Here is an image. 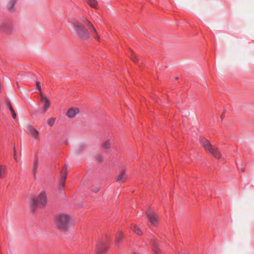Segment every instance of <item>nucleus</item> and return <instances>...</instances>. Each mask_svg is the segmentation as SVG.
Returning <instances> with one entry per match:
<instances>
[{
  "mask_svg": "<svg viewBox=\"0 0 254 254\" xmlns=\"http://www.w3.org/2000/svg\"><path fill=\"white\" fill-rule=\"evenodd\" d=\"M71 216L66 213H60L55 217L56 227L60 230H66L70 226Z\"/></svg>",
  "mask_w": 254,
  "mask_h": 254,
  "instance_id": "nucleus-1",
  "label": "nucleus"
},
{
  "mask_svg": "<svg viewBox=\"0 0 254 254\" xmlns=\"http://www.w3.org/2000/svg\"><path fill=\"white\" fill-rule=\"evenodd\" d=\"M72 25L75 33L77 37L82 40H87L90 39V36L87 29L79 21L73 20Z\"/></svg>",
  "mask_w": 254,
  "mask_h": 254,
  "instance_id": "nucleus-2",
  "label": "nucleus"
},
{
  "mask_svg": "<svg viewBox=\"0 0 254 254\" xmlns=\"http://www.w3.org/2000/svg\"><path fill=\"white\" fill-rule=\"evenodd\" d=\"M47 203V195L45 191L41 192L36 198L32 200L31 205L33 208L37 206L44 207Z\"/></svg>",
  "mask_w": 254,
  "mask_h": 254,
  "instance_id": "nucleus-3",
  "label": "nucleus"
},
{
  "mask_svg": "<svg viewBox=\"0 0 254 254\" xmlns=\"http://www.w3.org/2000/svg\"><path fill=\"white\" fill-rule=\"evenodd\" d=\"M109 247V244L105 240H100L96 244V249L99 254L106 251Z\"/></svg>",
  "mask_w": 254,
  "mask_h": 254,
  "instance_id": "nucleus-4",
  "label": "nucleus"
},
{
  "mask_svg": "<svg viewBox=\"0 0 254 254\" xmlns=\"http://www.w3.org/2000/svg\"><path fill=\"white\" fill-rule=\"evenodd\" d=\"M83 22L87 26H88L89 29L91 32V33H93L94 34V38L97 40H100V36L98 35L97 31L95 28L94 27V25L89 21L87 19L83 18L82 19Z\"/></svg>",
  "mask_w": 254,
  "mask_h": 254,
  "instance_id": "nucleus-5",
  "label": "nucleus"
},
{
  "mask_svg": "<svg viewBox=\"0 0 254 254\" xmlns=\"http://www.w3.org/2000/svg\"><path fill=\"white\" fill-rule=\"evenodd\" d=\"M146 214L150 223L153 226H156L159 223V219L158 215L151 212L150 210H147Z\"/></svg>",
  "mask_w": 254,
  "mask_h": 254,
  "instance_id": "nucleus-6",
  "label": "nucleus"
},
{
  "mask_svg": "<svg viewBox=\"0 0 254 254\" xmlns=\"http://www.w3.org/2000/svg\"><path fill=\"white\" fill-rule=\"evenodd\" d=\"M40 95L41 98V102L43 104V110L45 113L48 110L50 106V101L42 92L40 93Z\"/></svg>",
  "mask_w": 254,
  "mask_h": 254,
  "instance_id": "nucleus-7",
  "label": "nucleus"
},
{
  "mask_svg": "<svg viewBox=\"0 0 254 254\" xmlns=\"http://www.w3.org/2000/svg\"><path fill=\"white\" fill-rule=\"evenodd\" d=\"M128 175L126 173L125 169H123L122 171L116 176L115 178L116 181L120 183H125L127 180Z\"/></svg>",
  "mask_w": 254,
  "mask_h": 254,
  "instance_id": "nucleus-8",
  "label": "nucleus"
},
{
  "mask_svg": "<svg viewBox=\"0 0 254 254\" xmlns=\"http://www.w3.org/2000/svg\"><path fill=\"white\" fill-rule=\"evenodd\" d=\"M12 30V25L7 22H0V31L8 33Z\"/></svg>",
  "mask_w": 254,
  "mask_h": 254,
  "instance_id": "nucleus-9",
  "label": "nucleus"
},
{
  "mask_svg": "<svg viewBox=\"0 0 254 254\" xmlns=\"http://www.w3.org/2000/svg\"><path fill=\"white\" fill-rule=\"evenodd\" d=\"M27 132L35 139H37L39 137V131L32 126H29L27 127Z\"/></svg>",
  "mask_w": 254,
  "mask_h": 254,
  "instance_id": "nucleus-10",
  "label": "nucleus"
},
{
  "mask_svg": "<svg viewBox=\"0 0 254 254\" xmlns=\"http://www.w3.org/2000/svg\"><path fill=\"white\" fill-rule=\"evenodd\" d=\"M80 112V110L77 108H71L67 112L66 115L68 118L75 117Z\"/></svg>",
  "mask_w": 254,
  "mask_h": 254,
  "instance_id": "nucleus-11",
  "label": "nucleus"
},
{
  "mask_svg": "<svg viewBox=\"0 0 254 254\" xmlns=\"http://www.w3.org/2000/svg\"><path fill=\"white\" fill-rule=\"evenodd\" d=\"M212 154L216 158H220L221 157V154L216 146H213L208 151Z\"/></svg>",
  "mask_w": 254,
  "mask_h": 254,
  "instance_id": "nucleus-12",
  "label": "nucleus"
},
{
  "mask_svg": "<svg viewBox=\"0 0 254 254\" xmlns=\"http://www.w3.org/2000/svg\"><path fill=\"white\" fill-rule=\"evenodd\" d=\"M200 143L205 149L207 151H208L213 146L209 141L205 138H202L200 140Z\"/></svg>",
  "mask_w": 254,
  "mask_h": 254,
  "instance_id": "nucleus-13",
  "label": "nucleus"
},
{
  "mask_svg": "<svg viewBox=\"0 0 254 254\" xmlns=\"http://www.w3.org/2000/svg\"><path fill=\"white\" fill-rule=\"evenodd\" d=\"M17 0H9L6 5L7 8L11 12L15 10L14 6Z\"/></svg>",
  "mask_w": 254,
  "mask_h": 254,
  "instance_id": "nucleus-14",
  "label": "nucleus"
},
{
  "mask_svg": "<svg viewBox=\"0 0 254 254\" xmlns=\"http://www.w3.org/2000/svg\"><path fill=\"white\" fill-rule=\"evenodd\" d=\"M112 141L110 139H107L103 142L102 147L105 151L109 150L111 146Z\"/></svg>",
  "mask_w": 254,
  "mask_h": 254,
  "instance_id": "nucleus-15",
  "label": "nucleus"
},
{
  "mask_svg": "<svg viewBox=\"0 0 254 254\" xmlns=\"http://www.w3.org/2000/svg\"><path fill=\"white\" fill-rule=\"evenodd\" d=\"M39 161L37 158H35L33 162V167H32V173L33 176L35 177L37 172V169L38 166Z\"/></svg>",
  "mask_w": 254,
  "mask_h": 254,
  "instance_id": "nucleus-16",
  "label": "nucleus"
},
{
  "mask_svg": "<svg viewBox=\"0 0 254 254\" xmlns=\"http://www.w3.org/2000/svg\"><path fill=\"white\" fill-rule=\"evenodd\" d=\"M7 106L9 108V109L10 111L11 114L12 115V117L13 119H15L16 118V114L11 104L10 103H8L7 104Z\"/></svg>",
  "mask_w": 254,
  "mask_h": 254,
  "instance_id": "nucleus-17",
  "label": "nucleus"
},
{
  "mask_svg": "<svg viewBox=\"0 0 254 254\" xmlns=\"http://www.w3.org/2000/svg\"><path fill=\"white\" fill-rule=\"evenodd\" d=\"M86 149V146L84 145H78L76 149H75V152L76 153H79L83 152L85 149Z\"/></svg>",
  "mask_w": 254,
  "mask_h": 254,
  "instance_id": "nucleus-18",
  "label": "nucleus"
},
{
  "mask_svg": "<svg viewBox=\"0 0 254 254\" xmlns=\"http://www.w3.org/2000/svg\"><path fill=\"white\" fill-rule=\"evenodd\" d=\"M132 229L133 231L138 235H141L142 234L140 228L137 226H133Z\"/></svg>",
  "mask_w": 254,
  "mask_h": 254,
  "instance_id": "nucleus-19",
  "label": "nucleus"
},
{
  "mask_svg": "<svg viewBox=\"0 0 254 254\" xmlns=\"http://www.w3.org/2000/svg\"><path fill=\"white\" fill-rule=\"evenodd\" d=\"M85 1L92 7L96 8L97 7V1L96 0H85Z\"/></svg>",
  "mask_w": 254,
  "mask_h": 254,
  "instance_id": "nucleus-20",
  "label": "nucleus"
},
{
  "mask_svg": "<svg viewBox=\"0 0 254 254\" xmlns=\"http://www.w3.org/2000/svg\"><path fill=\"white\" fill-rule=\"evenodd\" d=\"M6 169L4 166L0 165V179L2 178L5 174Z\"/></svg>",
  "mask_w": 254,
  "mask_h": 254,
  "instance_id": "nucleus-21",
  "label": "nucleus"
},
{
  "mask_svg": "<svg viewBox=\"0 0 254 254\" xmlns=\"http://www.w3.org/2000/svg\"><path fill=\"white\" fill-rule=\"evenodd\" d=\"M67 172V171L66 169H65L64 170V172L62 171L61 172V177L60 179L65 181L66 179Z\"/></svg>",
  "mask_w": 254,
  "mask_h": 254,
  "instance_id": "nucleus-22",
  "label": "nucleus"
},
{
  "mask_svg": "<svg viewBox=\"0 0 254 254\" xmlns=\"http://www.w3.org/2000/svg\"><path fill=\"white\" fill-rule=\"evenodd\" d=\"M123 235L122 233H120L116 237L115 244L118 245L120 241L122 240Z\"/></svg>",
  "mask_w": 254,
  "mask_h": 254,
  "instance_id": "nucleus-23",
  "label": "nucleus"
},
{
  "mask_svg": "<svg viewBox=\"0 0 254 254\" xmlns=\"http://www.w3.org/2000/svg\"><path fill=\"white\" fill-rule=\"evenodd\" d=\"M56 121L55 118H51L47 120V124L51 127L53 126Z\"/></svg>",
  "mask_w": 254,
  "mask_h": 254,
  "instance_id": "nucleus-24",
  "label": "nucleus"
},
{
  "mask_svg": "<svg viewBox=\"0 0 254 254\" xmlns=\"http://www.w3.org/2000/svg\"><path fill=\"white\" fill-rule=\"evenodd\" d=\"M152 248L154 253L156 254H157L158 253V248L157 244L155 243H153Z\"/></svg>",
  "mask_w": 254,
  "mask_h": 254,
  "instance_id": "nucleus-25",
  "label": "nucleus"
},
{
  "mask_svg": "<svg viewBox=\"0 0 254 254\" xmlns=\"http://www.w3.org/2000/svg\"><path fill=\"white\" fill-rule=\"evenodd\" d=\"M96 159L99 162H102L103 161L104 158L102 155L97 154L96 156Z\"/></svg>",
  "mask_w": 254,
  "mask_h": 254,
  "instance_id": "nucleus-26",
  "label": "nucleus"
},
{
  "mask_svg": "<svg viewBox=\"0 0 254 254\" xmlns=\"http://www.w3.org/2000/svg\"><path fill=\"white\" fill-rule=\"evenodd\" d=\"M64 182H65L64 181H63V180H62L60 179V180H59V185H60V188L61 189L64 188Z\"/></svg>",
  "mask_w": 254,
  "mask_h": 254,
  "instance_id": "nucleus-27",
  "label": "nucleus"
},
{
  "mask_svg": "<svg viewBox=\"0 0 254 254\" xmlns=\"http://www.w3.org/2000/svg\"><path fill=\"white\" fill-rule=\"evenodd\" d=\"M36 85H37V89L40 91V92H39V93H40L41 92H42L40 82L37 81L36 82Z\"/></svg>",
  "mask_w": 254,
  "mask_h": 254,
  "instance_id": "nucleus-28",
  "label": "nucleus"
},
{
  "mask_svg": "<svg viewBox=\"0 0 254 254\" xmlns=\"http://www.w3.org/2000/svg\"><path fill=\"white\" fill-rule=\"evenodd\" d=\"M131 58L132 60L135 63L138 61L135 55H134L133 53H132Z\"/></svg>",
  "mask_w": 254,
  "mask_h": 254,
  "instance_id": "nucleus-29",
  "label": "nucleus"
},
{
  "mask_svg": "<svg viewBox=\"0 0 254 254\" xmlns=\"http://www.w3.org/2000/svg\"><path fill=\"white\" fill-rule=\"evenodd\" d=\"M99 190H100V188H99V187H98V188H97L93 190V191H94V192H98Z\"/></svg>",
  "mask_w": 254,
  "mask_h": 254,
  "instance_id": "nucleus-30",
  "label": "nucleus"
},
{
  "mask_svg": "<svg viewBox=\"0 0 254 254\" xmlns=\"http://www.w3.org/2000/svg\"><path fill=\"white\" fill-rule=\"evenodd\" d=\"M14 157L15 159L16 160V152L15 151H14Z\"/></svg>",
  "mask_w": 254,
  "mask_h": 254,
  "instance_id": "nucleus-31",
  "label": "nucleus"
}]
</instances>
